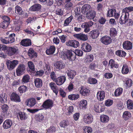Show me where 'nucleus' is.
I'll use <instances>...</instances> for the list:
<instances>
[{"label": "nucleus", "instance_id": "4d7b16f0", "mask_svg": "<svg viewBox=\"0 0 133 133\" xmlns=\"http://www.w3.org/2000/svg\"><path fill=\"white\" fill-rule=\"evenodd\" d=\"M28 64L30 70L31 71H34L35 70L34 65L33 63L31 61H28Z\"/></svg>", "mask_w": 133, "mask_h": 133}, {"label": "nucleus", "instance_id": "f03ea898", "mask_svg": "<svg viewBox=\"0 0 133 133\" xmlns=\"http://www.w3.org/2000/svg\"><path fill=\"white\" fill-rule=\"evenodd\" d=\"M4 52L9 56H12L15 54L18 51V49L14 47L7 46L6 45L4 48Z\"/></svg>", "mask_w": 133, "mask_h": 133}, {"label": "nucleus", "instance_id": "5fc2aeb1", "mask_svg": "<svg viewBox=\"0 0 133 133\" xmlns=\"http://www.w3.org/2000/svg\"><path fill=\"white\" fill-rule=\"evenodd\" d=\"M116 12V10L115 9H109L108 11L107 15V16L109 17H112L114 16L113 13L114 14L115 12Z\"/></svg>", "mask_w": 133, "mask_h": 133}, {"label": "nucleus", "instance_id": "f8f14e48", "mask_svg": "<svg viewBox=\"0 0 133 133\" xmlns=\"http://www.w3.org/2000/svg\"><path fill=\"white\" fill-rule=\"evenodd\" d=\"M34 118L37 122L42 123L44 120V117L43 113H39L35 115Z\"/></svg>", "mask_w": 133, "mask_h": 133}, {"label": "nucleus", "instance_id": "338daca9", "mask_svg": "<svg viewBox=\"0 0 133 133\" xmlns=\"http://www.w3.org/2000/svg\"><path fill=\"white\" fill-rule=\"evenodd\" d=\"M80 116V113L79 112H76L74 114L73 118L75 121H77L79 119Z\"/></svg>", "mask_w": 133, "mask_h": 133}, {"label": "nucleus", "instance_id": "6e6d98bb", "mask_svg": "<svg viewBox=\"0 0 133 133\" xmlns=\"http://www.w3.org/2000/svg\"><path fill=\"white\" fill-rule=\"evenodd\" d=\"M117 34V32L115 28H111L110 30V35L111 37H115Z\"/></svg>", "mask_w": 133, "mask_h": 133}, {"label": "nucleus", "instance_id": "37998d69", "mask_svg": "<svg viewBox=\"0 0 133 133\" xmlns=\"http://www.w3.org/2000/svg\"><path fill=\"white\" fill-rule=\"evenodd\" d=\"M15 34L14 33L10 34L8 36V37H7V39L9 42V44H11L15 41V39L14 38Z\"/></svg>", "mask_w": 133, "mask_h": 133}, {"label": "nucleus", "instance_id": "9d476101", "mask_svg": "<svg viewBox=\"0 0 133 133\" xmlns=\"http://www.w3.org/2000/svg\"><path fill=\"white\" fill-rule=\"evenodd\" d=\"M82 50L85 52H89L91 51L92 49L91 46L86 42L83 43L81 46Z\"/></svg>", "mask_w": 133, "mask_h": 133}, {"label": "nucleus", "instance_id": "5701e85b", "mask_svg": "<svg viewBox=\"0 0 133 133\" xmlns=\"http://www.w3.org/2000/svg\"><path fill=\"white\" fill-rule=\"evenodd\" d=\"M109 65L110 66L111 69L114 68L116 69L118 68L119 67V64L117 62H115L113 59H110L109 61Z\"/></svg>", "mask_w": 133, "mask_h": 133}, {"label": "nucleus", "instance_id": "680f3d73", "mask_svg": "<svg viewBox=\"0 0 133 133\" xmlns=\"http://www.w3.org/2000/svg\"><path fill=\"white\" fill-rule=\"evenodd\" d=\"M113 101L112 100L108 99L105 101V105L107 107H109L113 103Z\"/></svg>", "mask_w": 133, "mask_h": 133}, {"label": "nucleus", "instance_id": "1a4fd4ad", "mask_svg": "<svg viewBox=\"0 0 133 133\" xmlns=\"http://www.w3.org/2000/svg\"><path fill=\"white\" fill-rule=\"evenodd\" d=\"M83 120L86 124H90L93 121V116L91 114H85L83 118Z\"/></svg>", "mask_w": 133, "mask_h": 133}, {"label": "nucleus", "instance_id": "6e6552de", "mask_svg": "<svg viewBox=\"0 0 133 133\" xmlns=\"http://www.w3.org/2000/svg\"><path fill=\"white\" fill-rule=\"evenodd\" d=\"M66 45L68 46L76 48L79 45V42L75 40H69L66 42Z\"/></svg>", "mask_w": 133, "mask_h": 133}, {"label": "nucleus", "instance_id": "473e14b6", "mask_svg": "<svg viewBox=\"0 0 133 133\" xmlns=\"http://www.w3.org/2000/svg\"><path fill=\"white\" fill-rule=\"evenodd\" d=\"M9 108V107L7 104H4L1 107L2 114L5 116H6Z\"/></svg>", "mask_w": 133, "mask_h": 133}, {"label": "nucleus", "instance_id": "b1692460", "mask_svg": "<svg viewBox=\"0 0 133 133\" xmlns=\"http://www.w3.org/2000/svg\"><path fill=\"white\" fill-rule=\"evenodd\" d=\"M129 16L127 15L126 14H124V15H122L120 18L119 23L121 24H125L127 21V19Z\"/></svg>", "mask_w": 133, "mask_h": 133}, {"label": "nucleus", "instance_id": "c85d7f7f", "mask_svg": "<svg viewBox=\"0 0 133 133\" xmlns=\"http://www.w3.org/2000/svg\"><path fill=\"white\" fill-rule=\"evenodd\" d=\"M28 55L31 59L37 57V53L34 51L32 48H31L29 50L28 52Z\"/></svg>", "mask_w": 133, "mask_h": 133}, {"label": "nucleus", "instance_id": "c03bdc74", "mask_svg": "<svg viewBox=\"0 0 133 133\" xmlns=\"http://www.w3.org/2000/svg\"><path fill=\"white\" fill-rule=\"evenodd\" d=\"M36 104L35 99L32 98L29 99L27 103V105L30 107H33Z\"/></svg>", "mask_w": 133, "mask_h": 133}, {"label": "nucleus", "instance_id": "c9c22d12", "mask_svg": "<svg viewBox=\"0 0 133 133\" xmlns=\"http://www.w3.org/2000/svg\"><path fill=\"white\" fill-rule=\"evenodd\" d=\"M35 86L37 88H41L42 85V80L39 78H36L34 80Z\"/></svg>", "mask_w": 133, "mask_h": 133}, {"label": "nucleus", "instance_id": "423d86ee", "mask_svg": "<svg viewBox=\"0 0 133 133\" xmlns=\"http://www.w3.org/2000/svg\"><path fill=\"white\" fill-rule=\"evenodd\" d=\"M25 67V65L23 64H20L19 65L16 70L17 75L20 76L24 73Z\"/></svg>", "mask_w": 133, "mask_h": 133}, {"label": "nucleus", "instance_id": "412c9836", "mask_svg": "<svg viewBox=\"0 0 133 133\" xmlns=\"http://www.w3.org/2000/svg\"><path fill=\"white\" fill-rule=\"evenodd\" d=\"M99 32L97 29L91 31L89 33L91 38L94 39L97 38L99 34Z\"/></svg>", "mask_w": 133, "mask_h": 133}, {"label": "nucleus", "instance_id": "a878e982", "mask_svg": "<svg viewBox=\"0 0 133 133\" xmlns=\"http://www.w3.org/2000/svg\"><path fill=\"white\" fill-rule=\"evenodd\" d=\"M55 50L56 48L54 46H50L49 48L46 49L45 52L47 55H51L54 53Z\"/></svg>", "mask_w": 133, "mask_h": 133}, {"label": "nucleus", "instance_id": "4468645a", "mask_svg": "<svg viewBox=\"0 0 133 133\" xmlns=\"http://www.w3.org/2000/svg\"><path fill=\"white\" fill-rule=\"evenodd\" d=\"M123 47L124 49L130 50L132 48V44L129 41H124L123 44Z\"/></svg>", "mask_w": 133, "mask_h": 133}, {"label": "nucleus", "instance_id": "dca6fc26", "mask_svg": "<svg viewBox=\"0 0 133 133\" xmlns=\"http://www.w3.org/2000/svg\"><path fill=\"white\" fill-rule=\"evenodd\" d=\"M74 36L78 40L83 41H86L88 40V38L87 35L82 33L75 34Z\"/></svg>", "mask_w": 133, "mask_h": 133}, {"label": "nucleus", "instance_id": "72a5a7b5", "mask_svg": "<svg viewBox=\"0 0 133 133\" xmlns=\"http://www.w3.org/2000/svg\"><path fill=\"white\" fill-rule=\"evenodd\" d=\"M0 102L4 104L7 102V96L6 94L3 93L0 95Z\"/></svg>", "mask_w": 133, "mask_h": 133}, {"label": "nucleus", "instance_id": "79ce46f5", "mask_svg": "<svg viewBox=\"0 0 133 133\" xmlns=\"http://www.w3.org/2000/svg\"><path fill=\"white\" fill-rule=\"evenodd\" d=\"M65 8L66 9L70 10L73 8V3L71 2V1L68 2L67 1H65Z\"/></svg>", "mask_w": 133, "mask_h": 133}, {"label": "nucleus", "instance_id": "49530a36", "mask_svg": "<svg viewBox=\"0 0 133 133\" xmlns=\"http://www.w3.org/2000/svg\"><path fill=\"white\" fill-rule=\"evenodd\" d=\"M18 90L20 94L24 93L28 90V88L25 85H23L19 87Z\"/></svg>", "mask_w": 133, "mask_h": 133}, {"label": "nucleus", "instance_id": "f704fd0d", "mask_svg": "<svg viewBox=\"0 0 133 133\" xmlns=\"http://www.w3.org/2000/svg\"><path fill=\"white\" fill-rule=\"evenodd\" d=\"M76 71L73 70H68L67 73V75L69 78L73 79L76 75Z\"/></svg>", "mask_w": 133, "mask_h": 133}, {"label": "nucleus", "instance_id": "e2e57ef3", "mask_svg": "<svg viewBox=\"0 0 133 133\" xmlns=\"http://www.w3.org/2000/svg\"><path fill=\"white\" fill-rule=\"evenodd\" d=\"M88 83L91 84H95L97 83L96 79L92 78H90L88 79Z\"/></svg>", "mask_w": 133, "mask_h": 133}, {"label": "nucleus", "instance_id": "603ef678", "mask_svg": "<svg viewBox=\"0 0 133 133\" xmlns=\"http://www.w3.org/2000/svg\"><path fill=\"white\" fill-rule=\"evenodd\" d=\"M79 97L78 94H72L68 96V98L70 100H76L78 99Z\"/></svg>", "mask_w": 133, "mask_h": 133}, {"label": "nucleus", "instance_id": "9b49d317", "mask_svg": "<svg viewBox=\"0 0 133 133\" xmlns=\"http://www.w3.org/2000/svg\"><path fill=\"white\" fill-rule=\"evenodd\" d=\"M100 41L101 42L106 45L110 44L112 42L111 37L107 36H105L101 38Z\"/></svg>", "mask_w": 133, "mask_h": 133}, {"label": "nucleus", "instance_id": "58836bf2", "mask_svg": "<svg viewBox=\"0 0 133 133\" xmlns=\"http://www.w3.org/2000/svg\"><path fill=\"white\" fill-rule=\"evenodd\" d=\"M74 110V108L73 106H69L65 111V113L66 115L69 116L72 114V112Z\"/></svg>", "mask_w": 133, "mask_h": 133}, {"label": "nucleus", "instance_id": "ea45409f", "mask_svg": "<svg viewBox=\"0 0 133 133\" xmlns=\"http://www.w3.org/2000/svg\"><path fill=\"white\" fill-rule=\"evenodd\" d=\"M125 84L127 88L131 87L133 84V81L132 80L129 78H126L125 79Z\"/></svg>", "mask_w": 133, "mask_h": 133}, {"label": "nucleus", "instance_id": "de8ad7c7", "mask_svg": "<svg viewBox=\"0 0 133 133\" xmlns=\"http://www.w3.org/2000/svg\"><path fill=\"white\" fill-rule=\"evenodd\" d=\"M127 108L130 110L133 109V101L131 99H128L126 102Z\"/></svg>", "mask_w": 133, "mask_h": 133}, {"label": "nucleus", "instance_id": "bf43d9fd", "mask_svg": "<svg viewBox=\"0 0 133 133\" xmlns=\"http://www.w3.org/2000/svg\"><path fill=\"white\" fill-rule=\"evenodd\" d=\"M69 124V123L68 121L64 120L60 122L59 124L61 127L65 128V126L68 125Z\"/></svg>", "mask_w": 133, "mask_h": 133}, {"label": "nucleus", "instance_id": "aec40b11", "mask_svg": "<svg viewBox=\"0 0 133 133\" xmlns=\"http://www.w3.org/2000/svg\"><path fill=\"white\" fill-rule=\"evenodd\" d=\"M97 97L99 101H103L105 97V92L103 90L98 91L97 93Z\"/></svg>", "mask_w": 133, "mask_h": 133}, {"label": "nucleus", "instance_id": "4be33fe9", "mask_svg": "<svg viewBox=\"0 0 133 133\" xmlns=\"http://www.w3.org/2000/svg\"><path fill=\"white\" fill-rule=\"evenodd\" d=\"M20 44L24 46H28L31 45V40L29 39H25L22 40L20 42Z\"/></svg>", "mask_w": 133, "mask_h": 133}, {"label": "nucleus", "instance_id": "0eeeda50", "mask_svg": "<svg viewBox=\"0 0 133 133\" xmlns=\"http://www.w3.org/2000/svg\"><path fill=\"white\" fill-rule=\"evenodd\" d=\"M104 106L98 103L95 104L93 107V110L94 111L98 113H99L103 112L104 110Z\"/></svg>", "mask_w": 133, "mask_h": 133}, {"label": "nucleus", "instance_id": "2f4dec72", "mask_svg": "<svg viewBox=\"0 0 133 133\" xmlns=\"http://www.w3.org/2000/svg\"><path fill=\"white\" fill-rule=\"evenodd\" d=\"M109 117L105 115L102 114L100 116V121L102 123H106L109 121Z\"/></svg>", "mask_w": 133, "mask_h": 133}, {"label": "nucleus", "instance_id": "8fccbe9b", "mask_svg": "<svg viewBox=\"0 0 133 133\" xmlns=\"http://www.w3.org/2000/svg\"><path fill=\"white\" fill-rule=\"evenodd\" d=\"M73 17L72 15H71L69 17L66 19L64 22L63 25L64 26H66L69 25V24L71 22L72 20L73 19Z\"/></svg>", "mask_w": 133, "mask_h": 133}, {"label": "nucleus", "instance_id": "f3484780", "mask_svg": "<svg viewBox=\"0 0 133 133\" xmlns=\"http://www.w3.org/2000/svg\"><path fill=\"white\" fill-rule=\"evenodd\" d=\"M54 65L56 69L58 70L64 68L65 66V64L61 61L56 62L55 63Z\"/></svg>", "mask_w": 133, "mask_h": 133}, {"label": "nucleus", "instance_id": "052dcab7", "mask_svg": "<svg viewBox=\"0 0 133 133\" xmlns=\"http://www.w3.org/2000/svg\"><path fill=\"white\" fill-rule=\"evenodd\" d=\"M9 24V23L8 22L3 21L0 24V27L4 29H5L7 27Z\"/></svg>", "mask_w": 133, "mask_h": 133}, {"label": "nucleus", "instance_id": "ddd939ff", "mask_svg": "<svg viewBox=\"0 0 133 133\" xmlns=\"http://www.w3.org/2000/svg\"><path fill=\"white\" fill-rule=\"evenodd\" d=\"M66 80V77L64 76H61L56 78L55 82L58 85H61L63 84Z\"/></svg>", "mask_w": 133, "mask_h": 133}, {"label": "nucleus", "instance_id": "20e7f679", "mask_svg": "<svg viewBox=\"0 0 133 133\" xmlns=\"http://www.w3.org/2000/svg\"><path fill=\"white\" fill-rule=\"evenodd\" d=\"M18 61L17 60H14L12 61L8 60L6 62L8 68L9 70H11L15 68L18 64Z\"/></svg>", "mask_w": 133, "mask_h": 133}, {"label": "nucleus", "instance_id": "f257e3e1", "mask_svg": "<svg viewBox=\"0 0 133 133\" xmlns=\"http://www.w3.org/2000/svg\"><path fill=\"white\" fill-rule=\"evenodd\" d=\"M64 56L70 61L74 60L76 58V55L74 52L72 50H67L64 54Z\"/></svg>", "mask_w": 133, "mask_h": 133}, {"label": "nucleus", "instance_id": "774afa93", "mask_svg": "<svg viewBox=\"0 0 133 133\" xmlns=\"http://www.w3.org/2000/svg\"><path fill=\"white\" fill-rule=\"evenodd\" d=\"M0 40L3 43L6 44H9L8 40L7 37H5L4 38L2 37H1L0 38Z\"/></svg>", "mask_w": 133, "mask_h": 133}, {"label": "nucleus", "instance_id": "39448f33", "mask_svg": "<svg viewBox=\"0 0 133 133\" xmlns=\"http://www.w3.org/2000/svg\"><path fill=\"white\" fill-rule=\"evenodd\" d=\"M94 23L92 21H90L83 23L82 25V27L84 29V31L88 32L90 30V28L94 24Z\"/></svg>", "mask_w": 133, "mask_h": 133}, {"label": "nucleus", "instance_id": "e433bc0d", "mask_svg": "<svg viewBox=\"0 0 133 133\" xmlns=\"http://www.w3.org/2000/svg\"><path fill=\"white\" fill-rule=\"evenodd\" d=\"M129 71V67L127 64L123 65L121 70L122 74L123 75L127 74Z\"/></svg>", "mask_w": 133, "mask_h": 133}, {"label": "nucleus", "instance_id": "13d9d810", "mask_svg": "<svg viewBox=\"0 0 133 133\" xmlns=\"http://www.w3.org/2000/svg\"><path fill=\"white\" fill-rule=\"evenodd\" d=\"M47 132H55L56 131V128L53 126H51L48 129L46 130Z\"/></svg>", "mask_w": 133, "mask_h": 133}, {"label": "nucleus", "instance_id": "c756f323", "mask_svg": "<svg viewBox=\"0 0 133 133\" xmlns=\"http://www.w3.org/2000/svg\"><path fill=\"white\" fill-rule=\"evenodd\" d=\"M17 115L19 116L20 119L21 121L25 120L28 118L27 115L25 112L19 111L17 113Z\"/></svg>", "mask_w": 133, "mask_h": 133}, {"label": "nucleus", "instance_id": "a18cd8bd", "mask_svg": "<svg viewBox=\"0 0 133 133\" xmlns=\"http://www.w3.org/2000/svg\"><path fill=\"white\" fill-rule=\"evenodd\" d=\"M115 54L117 56L121 57H124L126 55V53L124 51L121 50L116 51Z\"/></svg>", "mask_w": 133, "mask_h": 133}, {"label": "nucleus", "instance_id": "0e129e2a", "mask_svg": "<svg viewBox=\"0 0 133 133\" xmlns=\"http://www.w3.org/2000/svg\"><path fill=\"white\" fill-rule=\"evenodd\" d=\"M74 53H75V55H77L79 56H82L83 55V52L81 50L79 49H76L75 50Z\"/></svg>", "mask_w": 133, "mask_h": 133}, {"label": "nucleus", "instance_id": "bb28decb", "mask_svg": "<svg viewBox=\"0 0 133 133\" xmlns=\"http://www.w3.org/2000/svg\"><path fill=\"white\" fill-rule=\"evenodd\" d=\"M15 12L18 15L22 16L24 14L22 8L18 5H16L15 7Z\"/></svg>", "mask_w": 133, "mask_h": 133}, {"label": "nucleus", "instance_id": "a19ab883", "mask_svg": "<svg viewBox=\"0 0 133 133\" xmlns=\"http://www.w3.org/2000/svg\"><path fill=\"white\" fill-rule=\"evenodd\" d=\"M131 116V113L128 111H125L123 113V118L125 121L128 119Z\"/></svg>", "mask_w": 133, "mask_h": 133}, {"label": "nucleus", "instance_id": "69168bd1", "mask_svg": "<svg viewBox=\"0 0 133 133\" xmlns=\"http://www.w3.org/2000/svg\"><path fill=\"white\" fill-rule=\"evenodd\" d=\"M94 59L93 55L92 54H90L87 58V62H91Z\"/></svg>", "mask_w": 133, "mask_h": 133}, {"label": "nucleus", "instance_id": "864d4df0", "mask_svg": "<svg viewBox=\"0 0 133 133\" xmlns=\"http://www.w3.org/2000/svg\"><path fill=\"white\" fill-rule=\"evenodd\" d=\"M30 79V77L28 75H25L23 77L21 82L23 84L27 83L29 82Z\"/></svg>", "mask_w": 133, "mask_h": 133}, {"label": "nucleus", "instance_id": "7ed1b4c3", "mask_svg": "<svg viewBox=\"0 0 133 133\" xmlns=\"http://www.w3.org/2000/svg\"><path fill=\"white\" fill-rule=\"evenodd\" d=\"M53 103L52 101L50 99H48L45 101L43 103L41 107L43 108V109L47 110L51 109L53 106Z\"/></svg>", "mask_w": 133, "mask_h": 133}, {"label": "nucleus", "instance_id": "393cba45", "mask_svg": "<svg viewBox=\"0 0 133 133\" xmlns=\"http://www.w3.org/2000/svg\"><path fill=\"white\" fill-rule=\"evenodd\" d=\"M12 122L10 119L6 120L3 123V127L5 129H8L11 127Z\"/></svg>", "mask_w": 133, "mask_h": 133}, {"label": "nucleus", "instance_id": "a211bd4d", "mask_svg": "<svg viewBox=\"0 0 133 133\" xmlns=\"http://www.w3.org/2000/svg\"><path fill=\"white\" fill-rule=\"evenodd\" d=\"M11 100L16 102H20L21 101L20 98L18 95L15 92H13L10 96Z\"/></svg>", "mask_w": 133, "mask_h": 133}, {"label": "nucleus", "instance_id": "3c124183", "mask_svg": "<svg viewBox=\"0 0 133 133\" xmlns=\"http://www.w3.org/2000/svg\"><path fill=\"white\" fill-rule=\"evenodd\" d=\"M79 105L81 108L82 109H85L87 107V101L84 99L81 100L80 102Z\"/></svg>", "mask_w": 133, "mask_h": 133}, {"label": "nucleus", "instance_id": "4c0bfd02", "mask_svg": "<svg viewBox=\"0 0 133 133\" xmlns=\"http://www.w3.org/2000/svg\"><path fill=\"white\" fill-rule=\"evenodd\" d=\"M132 11H133V6H132L126 7L123 9L122 10L123 13H126L127 15L128 16L129 15V12Z\"/></svg>", "mask_w": 133, "mask_h": 133}, {"label": "nucleus", "instance_id": "7c9ffc66", "mask_svg": "<svg viewBox=\"0 0 133 133\" xmlns=\"http://www.w3.org/2000/svg\"><path fill=\"white\" fill-rule=\"evenodd\" d=\"M41 5L39 4H35L30 8V10L33 11H39L41 9Z\"/></svg>", "mask_w": 133, "mask_h": 133}, {"label": "nucleus", "instance_id": "cd10ccee", "mask_svg": "<svg viewBox=\"0 0 133 133\" xmlns=\"http://www.w3.org/2000/svg\"><path fill=\"white\" fill-rule=\"evenodd\" d=\"M86 17L88 19H93L95 17L96 13L95 11L92 10L86 14Z\"/></svg>", "mask_w": 133, "mask_h": 133}, {"label": "nucleus", "instance_id": "09e8293b", "mask_svg": "<svg viewBox=\"0 0 133 133\" xmlns=\"http://www.w3.org/2000/svg\"><path fill=\"white\" fill-rule=\"evenodd\" d=\"M123 89L121 88H118L116 89L114 92V96L116 97H118L122 94Z\"/></svg>", "mask_w": 133, "mask_h": 133}, {"label": "nucleus", "instance_id": "2eb2a0df", "mask_svg": "<svg viewBox=\"0 0 133 133\" xmlns=\"http://www.w3.org/2000/svg\"><path fill=\"white\" fill-rule=\"evenodd\" d=\"M90 90L89 89L82 86L80 88V93L82 96H86L89 94Z\"/></svg>", "mask_w": 133, "mask_h": 133}, {"label": "nucleus", "instance_id": "6ab92c4d", "mask_svg": "<svg viewBox=\"0 0 133 133\" xmlns=\"http://www.w3.org/2000/svg\"><path fill=\"white\" fill-rule=\"evenodd\" d=\"M91 9V6L89 4L84 5L82 8V12L83 14H86L90 11Z\"/></svg>", "mask_w": 133, "mask_h": 133}]
</instances>
